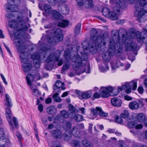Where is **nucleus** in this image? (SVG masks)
Segmentation results:
<instances>
[{
	"instance_id": "6e6d98bb",
	"label": "nucleus",
	"mask_w": 147,
	"mask_h": 147,
	"mask_svg": "<svg viewBox=\"0 0 147 147\" xmlns=\"http://www.w3.org/2000/svg\"><path fill=\"white\" fill-rule=\"evenodd\" d=\"M68 108L69 110L70 111L71 113H74L75 112L76 109L71 104H69L68 105Z\"/></svg>"
},
{
	"instance_id": "e2e57ef3",
	"label": "nucleus",
	"mask_w": 147,
	"mask_h": 147,
	"mask_svg": "<svg viewBox=\"0 0 147 147\" xmlns=\"http://www.w3.org/2000/svg\"><path fill=\"white\" fill-rule=\"evenodd\" d=\"M13 120L14 124L15 127L16 128L18 127V124L16 118L15 117H13Z\"/></svg>"
},
{
	"instance_id": "20e7f679",
	"label": "nucleus",
	"mask_w": 147,
	"mask_h": 147,
	"mask_svg": "<svg viewBox=\"0 0 147 147\" xmlns=\"http://www.w3.org/2000/svg\"><path fill=\"white\" fill-rule=\"evenodd\" d=\"M121 45L120 44L119 47H118L114 45V43L112 41H110L108 51L102 54V57L104 61L108 63L111 57L115 54L122 53L123 51Z\"/></svg>"
},
{
	"instance_id": "052dcab7",
	"label": "nucleus",
	"mask_w": 147,
	"mask_h": 147,
	"mask_svg": "<svg viewBox=\"0 0 147 147\" xmlns=\"http://www.w3.org/2000/svg\"><path fill=\"white\" fill-rule=\"evenodd\" d=\"M102 88H104L109 93V92H113V89L111 87H102Z\"/></svg>"
},
{
	"instance_id": "f03ea898",
	"label": "nucleus",
	"mask_w": 147,
	"mask_h": 147,
	"mask_svg": "<svg viewBox=\"0 0 147 147\" xmlns=\"http://www.w3.org/2000/svg\"><path fill=\"white\" fill-rule=\"evenodd\" d=\"M98 33V31L95 28L92 29L90 41L87 46L90 52L94 54L96 52L97 48H104L107 44V36H105L104 34L96 36Z\"/></svg>"
},
{
	"instance_id": "2f4dec72",
	"label": "nucleus",
	"mask_w": 147,
	"mask_h": 147,
	"mask_svg": "<svg viewBox=\"0 0 147 147\" xmlns=\"http://www.w3.org/2000/svg\"><path fill=\"white\" fill-rule=\"evenodd\" d=\"M103 15L106 17L107 18L109 16V14L111 11H110V9L105 7H103L102 11Z\"/></svg>"
},
{
	"instance_id": "423d86ee",
	"label": "nucleus",
	"mask_w": 147,
	"mask_h": 147,
	"mask_svg": "<svg viewBox=\"0 0 147 147\" xmlns=\"http://www.w3.org/2000/svg\"><path fill=\"white\" fill-rule=\"evenodd\" d=\"M27 9H22L18 11V15L17 17L16 20H14L9 22L8 25L9 27L15 29L17 27V22L21 23L23 22L25 23L24 15L26 13H27Z\"/></svg>"
},
{
	"instance_id": "bb28decb",
	"label": "nucleus",
	"mask_w": 147,
	"mask_h": 147,
	"mask_svg": "<svg viewBox=\"0 0 147 147\" xmlns=\"http://www.w3.org/2000/svg\"><path fill=\"white\" fill-rule=\"evenodd\" d=\"M9 141V140L5 137L2 136L0 137V147H5V146Z\"/></svg>"
},
{
	"instance_id": "37998d69",
	"label": "nucleus",
	"mask_w": 147,
	"mask_h": 147,
	"mask_svg": "<svg viewBox=\"0 0 147 147\" xmlns=\"http://www.w3.org/2000/svg\"><path fill=\"white\" fill-rule=\"evenodd\" d=\"M46 64L45 65V69L47 70H49L51 68V67L53 66L54 65V63L53 61H51L49 62H47L46 60Z\"/></svg>"
},
{
	"instance_id": "72a5a7b5",
	"label": "nucleus",
	"mask_w": 147,
	"mask_h": 147,
	"mask_svg": "<svg viewBox=\"0 0 147 147\" xmlns=\"http://www.w3.org/2000/svg\"><path fill=\"white\" fill-rule=\"evenodd\" d=\"M69 24V22L68 20H63L62 22H59L58 26L59 27L64 28L67 26Z\"/></svg>"
},
{
	"instance_id": "ea45409f",
	"label": "nucleus",
	"mask_w": 147,
	"mask_h": 147,
	"mask_svg": "<svg viewBox=\"0 0 147 147\" xmlns=\"http://www.w3.org/2000/svg\"><path fill=\"white\" fill-rule=\"evenodd\" d=\"M97 110L99 111L98 114L101 117H106L108 115L107 113L105 112L102 110V108H97Z\"/></svg>"
},
{
	"instance_id": "a211bd4d",
	"label": "nucleus",
	"mask_w": 147,
	"mask_h": 147,
	"mask_svg": "<svg viewBox=\"0 0 147 147\" xmlns=\"http://www.w3.org/2000/svg\"><path fill=\"white\" fill-rule=\"evenodd\" d=\"M111 104L115 107H119L121 106L122 104L121 100L117 97H114L111 100Z\"/></svg>"
},
{
	"instance_id": "0eeeda50",
	"label": "nucleus",
	"mask_w": 147,
	"mask_h": 147,
	"mask_svg": "<svg viewBox=\"0 0 147 147\" xmlns=\"http://www.w3.org/2000/svg\"><path fill=\"white\" fill-rule=\"evenodd\" d=\"M14 44L17 47L18 52L21 53L20 55V57L21 61L22 62H25L26 61H28V60L27 59V53L26 52H25L26 47L24 45L23 42L22 40L17 42L15 41Z\"/></svg>"
},
{
	"instance_id": "e433bc0d",
	"label": "nucleus",
	"mask_w": 147,
	"mask_h": 147,
	"mask_svg": "<svg viewBox=\"0 0 147 147\" xmlns=\"http://www.w3.org/2000/svg\"><path fill=\"white\" fill-rule=\"evenodd\" d=\"M109 16L108 18H110L112 20H117L118 17L117 14L113 11H111L109 14ZM108 18V17H107Z\"/></svg>"
},
{
	"instance_id": "5701e85b",
	"label": "nucleus",
	"mask_w": 147,
	"mask_h": 147,
	"mask_svg": "<svg viewBox=\"0 0 147 147\" xmlns=\"http://www.w3.org/2000/svg\"><path fill=\"white\" fill-rule=\"evenodd\" d=\"M5 99L4 100L5 105L8 107H11L12 105L11 100L9 95L6 94L5 95Z\"/></svg>"
},
{
	"instance_id": "5fc2aeb1",
	"label": "nucleus",
	"mask_w": 147,
	"mask_h": 147,
	"mask_svg": "<svg viewBox=\"0 0 147 147\" xmlns=\"http://www.w3.org/2000/svg\"><path fill=\"white\" fill-rule=\"evenodd\" d=\"M71 132L69 134H67L66 133L64 134V138L65 140L69 141L71 138Z\"/></svg>"
},
{
	"instance_id": "7c9ffc66",
	"label": "nucleus",
	"mask_w": 147,
	"mask_h": 147,
	"mask_svg": "<svg viewBox=\"0 0 147 147\" xmlns=\"http://www.w3.org/2000/svg\"><path fill=\"white\" fill-rule=\"evenodd\" d=\"M101 92L100 94L101 96L103 98H106L109 97L110 94L109 93L105 90L104 88L101 89Z\"/></svg>"
},
{
	"instance_id": "393cba45",
	"label": "nucleus",
	"mask_w": 147,
	"mask_h": 147,
	"mask_svg": "<svg viewBox=\"0 0 147 147\" xmlns=\"http://www.w3.org/2000/svg\"><path fill=\"white\" fill-rule=\"evenodd\" d=\"M34 76L28 73V76L26 77L27 84L30 86L31 85V82L33 81Z\"/></svg>"
},
{
	"instance_id": "9d476101",
	"label": "nucleus",
	"mask_w": 147,
	"mask_h": 147,
	"mask_svg": "<svg viewBox=\"0 0 147 147\" xmlns=\"http://www.w3.org/2000/svg\"><path fill=\"white\" fill-rule=\"evenodd\" d=\"M39 47L40 49L39 54L36 53L32 55L31 56V58L34 60L35 59H39L41 58V57L43 58H45L46 57L45 55L48 49V47L47 45L42 43L39 45Z\"/></svg>"
},
{
	"instance_id": "bf43d9fd",
	"label": "nucleus",
	"mask_w": 147,
	"mask_h": 147,
	"mask_svg": "<svg viewBox=\"0 0 147 147\" xmlns=\"http://www.w3.org/2000/svg\"><path fill=\"white\" fill-rule=\"evenodd\" d=\"M97 108H100V107H96V109L93 108L91 109V112L93 113L94 116H96L98 115V112H99V111L98 110Z\"/></svg>"
},
{
	"instance_id": "4d7b16f0",
	"label": "nucleus",
	"mask_w": 147,
	"mask_h": 147,
	"mask_svg": "<svg viewBox=\"0 0 147 147\" xmlns=\"http://www.w3.org/2000/svg\"><path fill=\"white\" fill-rule=\"evenodd\" d=\"M136 123L134 121L128 122L127 123V126L129 128H133L135 127Z\"/></svg>"
},
{
	"instance_id": "1a4fd4ad",
	"label": "nucleus",
	"mask_w": 147,
	"mask_h": 147,
	"mask_svg": "<svg viewBox=\"0 0 147 147\" xmlns=\"http://www.w3.org/2000/svg\"><path fill=\"white\" fill-rule=\"evenodd\" d=\"M20 2V0H8L7 3L4 5L5 9L8 12H17Z\"/></svg>"
},
{
	"instance_id": "b1692460",
	"label": "nucleus",
	"mask_w": 147,
	"mask_h": 147,
	"mask_svg": "<svg viewBox=\"0 0 147 147\" xmlns=\"http://www.w3.org/2000/svg\"><path fill=\"white\" fill-rule=\"evenodd\" d=\"M135 119L140 122H143L145 120V117L142 113L137 114L135 117Z\"/></svg>"
},
{
	"instance_id": "864d4df0",
	"label": "nucleus",
	"mask_w": 147,
	"mask_h": 147,
	"mask_svg": "<svg viewBox=\"0 0 147 147\" xmlns=\"http://www.w3.org/2000/svg\"><path fill=\"white\" fill-rule=\"evenodd\" d=\"M121 117L118 115H116L115 118V122L120 124L122 123L123 120Z\"/></svg>"
},
{
	"instance_id": "c9c22d12",
	"label": "nucleus",
	"mask_w": 147,
	"mask_h": 147,
	"mask_svg": "<svg viewBox=\"0 0 147 147\" xmlns=\"http://www.w3.org/2000/svg\"><path fill=\"white\" fill-rule=\"evenodd\" d=\"M119 63L120 61L119 60H117L115 61V63L111 62L110 63L112 69L114 70L116 69L117 68L119 67Z\"/></svg>"
},
{
	"instance_id": "7ed1b4c3",
	"label": "nucleus",
	"mask_w": 147,
	"mask_h": 147,
	"mask_svg": "<svg viewBox=\"0 0 147 147\" xmlns=\"http://www.w3.org/2000/svg\"><path fill=\"white\" fill-rule=\"evenodd\" d=\"M89 49L87 46H83V48H80L79 46L77 47V54L75 55L71 58V60L74 64H73V67L76 69L78 67L81 66L82 65H84L88 60V53L84 52V50H86Z\"/></svg>"
},
{
	"instance_id": "774afa93",
	"label": "nucleus",
	"mask_w": 147,
	"mask_h": 147,
	"mask_svg": "<svg viewBox=\"0 0 147 147\" xmlns=\"http://www.w3.org/2000/svg\"><path fill=\"white\" fill-rule=\"evenodd\" d=\"M138 90L139 93L140 94H142L143 92L144 89L143 87L142 86L139 87L138 88Z\"/></svg>"
},
{
	"instance_id": "c756f323",
	"label": "nucleus",
	"mask_w": 147,
	"mask_h": 147,
	"mask_svg": "<svg viewBox=\"0 0 147 147\" xmlns=\"http://www.w3.org/2000/svg\"><path fill=\"white\" fill-rule=\"evenodd\" d=\"M47 112L49 114L54 115L57 113L56 108L53 106H50L47 109Z\"/></svg>"
},
{
	"instance_id": "dca6fc26",
	"label": "nucleus",
	"mask_w": 147,
	"mask_h": 147,
	"mask_svg": "<svg viewBox=\"0 0 147 147\" xmlns=\"http://www.w3.org/2000/svg\"><path fill=\"white\" fill-rule=\"evenodd\" d=\"M22 65L23 70L24 72H28L32 68V65L31 61H28L24 62Z\"/></svg>"
},
{
	"instance_id": "680f3d73",
	"label": "nucleus",
	"mask_w": 147,
	"mask_h": 147,
	"mask_svg": "<svg viewBox=\"0 0 147 147\" xmlns=\"http://www.w3.org/2000/svg\"><path fill=\"white\" fill-rule=\"evenodd\" d=\"M85 69L82 73L86 72L87 73H89L90 72V67L89 65H86L85 67Z\"/></svg>"
},
{
	"instance_id": "58836bf2",
	"label": "nucleus",
	"mask_w": 147,
	"mask_h": 147,
	"mask_svg": "<svg viewBox=\"0 0 147 147\" xmlns=\"http://www.w3.org/2000/svg\"><path fill=\"white\" fill-rule=\"evenodd\" d=\"M43 7L45 12L48 14L49 13L50 11L52 10L51 6L47 4H45L44 5Z\"/></svg>"
},
{
	"instance_id": "8fccbe9b",
	"label": "nucleus",
	"mask_w": 147,
	"mask_h": 147,
	"mask_svg": "<svg viewBox=\"0 0 147 147\" xmlns=\"http://www.w3.org/2000/svg\"><path fill=\"white\" fill-rule=\"evenodd\" d=\"M58 93H56L53 95V98L55 102H60L61 101L60 98L58 96Z\"/></svg>"
},
{
	"instance_id": "49530a36",
	"label": "nucleus",
	"mask_w": 147,
	"mask_h": 147,
	"mask_svg": "<svg viewBox=\"0 0 147 147\" xmlns=\"http://www.w3.org/2000/svg\"><path fill=\"white\" fill-rule=\"evenodd\" d=\"M48 3L52 6H54L56 4L58 3H65L61 1H59L58 0H47Z\"/></svg>"
},
{
	"instance_id": "2eb2a0df",
	"label": "nucleus",
	"mask_w": 147,
	"mask_h": 147,
	"mask_svg": "<svg viewBox=\"0 0 147 147\" xmlns=\"http://www.w3.org/2000/svg\"><path fill=\"white\" fill-rule=\"evenodd\" d=\"M51 134L55 139H60L63 136L62 132L59 129L52 130L51 131Z\"/></svg>"
},
{
	"instance_id": "ddd939ff",
	"label": "nucleus",
	"mask_w": 147,
	"mask_h": 147,
	"mask_svg": "<svg viewBox=\"0 0 147 147\" xmlns=\"http://www.w3.org/2000/svg\"><path fill=\"white\" fill-rule=\"evenodd\" d=\"M45 32L46 33V34H43V35L42 38H41V40L44 37V38L46 40L47 42L49 43L53 44H56V42L58 41L57 40L56 41V40L57 38H55L54 36L52 37H51V32L50 30H47Z\"/></svg>"
},
{
	"instance_id": "338daca9",
	"label": "nucleus",
	"mask_w": 147,
	"mask_h": 147,
	"mask_svg": "<svg viewBox=\"0 0 147 147\" xmlns=\"http://www.w3.org/2000/svg\"><path fill=\"white\" fill-rule=\"evenodd\" d=\"M132 89L133 90H135L137 88V83L136 82H134L132 84Z\"/></svg>"
},
{
	"instance_id": "c03bdc74",
	"label": "nucleus",
	"mask_w": 147,
	"mask_h": 147,
	"mask_svg": "<svg viewBox=\"0 0 147 147\" xmlns=\"http://www.w3.org/2000/svg\"><path fill=\"white\" fill-rule=\"evenodd\" d=\"M81 24L80 23H78L76 26L75 28V33L76 35H78L80 33L81 29Z\"/></svg>"
},
{
	"instance_id": "4be33fe9",
	"label": "nucleus",
	"mask_w": 147,
	"mask_h": 147,
	"mask_svg": "<svg viewBox=\"0 0 147 147\" xmlns=\"http://www.w3.org/2000/svg\"><path fill=\"white\" fill-rule=\"evenodd\" d=\"M139 104L136 101L131 102L129 105V108L132 110H136L139 107Z\"/></svg>"
},
{
	"instance_id": "69168bd1",
	"label": "nucleus",
	"mask_w": 147,
	"mask_h": 147,
	"mask_svg": "<svg viewBox=\"0 0 147 147\" xmlns=\"http://www.w3.org/2000/svg\"><path fill=\"white\" fill-rule=\"evenodd\" d=\"M3 45L4 46L5 48L7 50L8 52L9 53L10 56L11 57H12V53L9 48L7 47V46L6 45L5 43H3Z\"/></svg>"
},
{
	"instance_id": "de8ad7c7",
	"label": "nucleus",
	"mask_w": 147,
	"mask_h": 147,
	"mask_svg": "<svg viewBox=\"0 0 147 147\" xmlns=\"http://www.w3.org/2000/svg\"><path fill=\"white\" fill-rule=\"evenodd\" d=\"M74 118H75L76 120L77 121H82L83 119V116L79 114L75 115V116Z\"/></svg>"
},
{
	"instance_id": "6ab92c4d",
	"label": "nucleus",
	"mask_w": 147,
	"mask_h": 147,
	"mask_svg": "<svg viewBox=\"0 0 147 147\" xmlns=\"http://www.w3.org/2000/svg\"><path fill=\"white\" fill-rule=\"evenodd\" d=\"M58 8L59 10L62 14H67L69 12V8L66 5L64 4L61 7L59 6Z\"/></svg>"
},
{
	"instance_id": "f3484780",
	"label": "nucleus",
	"mask_w": 147,
	"mask_h": 147,
	"mask_svg": "<svg viewBox=\"0 0 147 147\" xmlns=\"http://www.w3.org/2000/svg\"><path fill=\"white\" fill-rule=\"evenodd\" d=\"M78 5L82 6L84 5L85 7L87 8H90L94 6L92 0H85L84 3L82 2H78L77 1Z\"/></svg>"
},
{
	"instance_id": "79ce46f5",
	"label": "nucleus",
	"mask_w": 147,
	"mask_h": 147,
	"mask_svg": "<svg viewBox=\"0 0 147 147\" xmlns=\"http://www.w3.org/2000/svg\"><path fill=\"white\" fill-rule=\"evenodd\" d=\"M60 114L62 117L64 118H67L70 115L67 111L65 110L61 111Z\"/></svg>"
},
{
	"instance_id": "a18cd8bd",
	"label": "nucleus",
	"mask_w": 147,
	"mask_h": 147,
	"mask_svg": "<svg viewBox=\"0 0 147 147\" xmlns=\"http://www.w3.org/2000/svg\"><path fill=\"white\" fill-rule=\"evenodd\" d=\"M71 122L69 121H68L65 125H63V127L67 131L71 128Z\"/></svg>"
},
{
	"instance_id": "c85d7f7f",
	"label": "nucleus",
	"mask_w": 147,
	"mask_h": 147,
	"mask_svg": "<svg viewBox=\"0 0 147 147\" xmlns=\"http://www.w3.org/2000/svg\"><path fill=\"white\" fill-rule=\"evenodd\" d=\"M64 84L59 80H57L54 85V90H56L59 89L62 87V86L64 85Z\"/></svg>"
},
{
	"instance_id": "09e8293b",
	"label": "nucleus",
	"mask_w": 147,
	"mask_h": 147,
	"mask_svg": "<svg viewBox=\"0 0 147 147\" xmlns=\"http://www.w3.org/2000/svg\"><path fill=\"white\" fill-rule=\"evenodd\" d=\"M81 96L83 98L87 99L89 98L91 95L87 92H85L81 94Z\"/></svg>"
},
{
	"instance_id": "39448f33",
	"label": "nucleus",
	"mask_w": 147,
	"mask_h": 147,
	"mask_svg": "<svg viewBox=\"0 0 147 147\" xmlns=\"http://www.w3.org/2000/svg\"><path fill=\"white\" fill-rule=\"evenodd\" d=\"M146 0H135L136 13L138 18H141L147 13V2Z\"/></svg>"
},
{
	"instance_id": "a878e982",
	"label": "nucleus",
	"mask_w": 147,
	"mask_h": 147,
	"mask_svg": "<svg viewBox=\"0 0 147 147\" xmlns=\"http://www.w3.org/2000/svg\"><path fill=\"white\" fill-rule=\"evenodd\" d=\"M71 53L70 50L68 49H67L64 51V56L66 60L69 61L71 59Z\"/></svg>"
},
{
	"instance_id": "412c9836",
	"label": "nucleus",
	"mask_w": 147,
	"mask_h": 147,
	"mask_svg": "<svg viewBox=\"0 0 147 147\" xmlns=\"http://www.w3.org/2000/svg\"><path fill=\"white\" fill-rule=\"evenodd\" d=\"M118 88L121 90H125V92L129 94L131 92L132 87L130 86L129 84H124L121 87H118Z\"/></svg>"
},
{
	"instance_id": "4468645a",
	"label": "nucleus",
	"mask_w": 147,
	"mask_h": 147,
	"mask_svg": "<svg viewBox=\"0 0 147 147\" xmlns=\"http://www.w3.org/2000/svg\"><path fill=\"white\" fill-rule=\"evenodd\" d=\"M54 36L57 38L58 41H61L63 38L62 31L60 28H55L52 30Z\"/></svg>"
},
{
	"instance_id": "4c0bfd02",
	"label": "nucleus",
	"mask_w": 147,
	"mask_h": 147,
	"mask_svg": "<svg viewBox=\"0 0 147 147\" xmlns=\"http://www.w3.org/2000/svg\"><path fill=\"white\" fill-rule=\"evenodd\" d=\"M70 65V63L69 62L64 64L61 69V73L63 74H64L65 73L64 71L69 69V68Z\"/></svg>"
},
{
	"instance_id": "f257e3e1",
	"label": "nucleus",
	"mask_w": 147,
	"mask_h": 147,
	"mask_svg": "<svg viewBox=\"0 0 147 147\" xmlns=\"http://www.w3.org/2000/svg\"><path fill=\"white\" fill-rule=\"evenodd\" d=\"M127 35V32L125 29L120 28L119 31H116L115 34H113L115 38L114 37L113 39L110 41H112L114 45L118 47H119L120 44H121L122 51L124 44L127 51L136 50L137 48L136 43L134 41H131L130 44L127 43L126 41L128 40L127 39L126 36H125Z\"/></svg>"
},
{
	"instance_id": "cd10ccee",
	"label": "nucleus",
	"mask_w": 147,
	"mask_h": 147,
	"mask_svg": "<svg viewBox=\"0 0 147 147\" xmlns=\"http://www.w3.org/2000/svg\"><path fill=\"white\" fill-rule=\"evenodd\" d=\"M71 132L74 136L76 137H78L80 136L79 129L76 126H74Z\"/></svg>"
},
{
	"instance_id": "f8f14e48",
	"label": "nucleus",
	"mask_w": 147,
	"mask_h": 147,
	"mask_svg": "<svg viewBox=\"0 0 147 147\" xmlns=\"http://www.w3.org/2000/svg\"><path fill=\"white\" fill-rule=\"evenodd\" d=\"M142 33L139 31L136 32V36L137 41L140 43L143 42L146 44L147 43V41L146 42L145 41L146 38L145 36H142V34L144 35L147 34V29L146 28H143L142 31L141 32Z\"/></svg>"
},
{
	"instance_id": "f704fd0d",
	"label": "nucleus",
	"mask_w": 147,
	"mask_h": 147,
	"mask_svg": "<svg viewBox=\"0 0 147 147\" xmlns=\"http://www.w3.org/2000/svg\"><path fill=\"white\" fill-rule=\"evenodd\" d=\"M24 20L25 23H24V22H22L21 24V29L23 31H26L28 30V27L27 26V25L26 24H26V21H28L29 20V19L28 17H27L26 20H25V19H24Z\"/></svg>"
},
{
	"instance_id": "13d9d810",
	"label": "nucleus",
	"mask_w": 147,
	"mask_h": 147,
	"mask_svg": "<svg viewBox=\"0 0 147 147\" xmlns=\"http://www.w3.org/2000/svg\"><path fill=\"white\" fill-rule=\"evenodd\" d=\"M32 89L33 90V94L36 96H38L40 94V92L37 89H33V87H32Z\"/></svg>"
},
{
	"instance_id": "a19ab883",
	"label": "nucleus",
	"mask_w": 147,
	"mask_h": 147,
	"mask_svg": "<svg viewBox=\"0 0 147 147\" xmlns=\"http://www.w3.org/2000/svg\"><path fill=\"white\" fill-rule=\"evenodd\" d=\"M129 116V113L128 111L124 110L120 114V117L123 118H127Z\"/></svg>"
},
{
	"instance_id": "6e6552de",
	"label": "nucleus",
	"mask_w": 147,
	"mask_h": 147,
	"mask_svg": "<svg viewBox=\"0 0 147 147\" xmlns=\"http://www.w3.org/2000/svg\"><path fill=\"white\" fill-rule=\"evenodd\" d=\"M123 1H121L119 0H110V3L115 4L113 8L114 10L117 12H119L121 9H125L126 7L125 3L124 2H127L131 4L134 2V0H123Z\"/></svg>"
},
{
	"instance_id": "603ef678",
	"label": "nucleus",
	"mask_w": 147,
	"mask_h": 147,
	"mask_svg": "<svg viewBox=\"0 0 147 147\" xmlns=\"http://www.w3.org/2000/svg\"><path fill=\"white\" fill-rule=\"evenodd\" d=\"M82 144L84 147H88L90 146L91 143L89 141L85 140L82 141Z\"/></svg>"
},
{
	"instance_id": "473e14b6",
	"label": "nucleus",
	"mask_w": 147,
	"mask_h": 147,
	"mask_svg": "<svg viewBox=\"0 0 147 147\" xmlns=\"http://www.w3.org/2000/svg\"><path fill=\"white\" fill-rule=\"evenodd\" d=\"M5 116L8 120H10L11 118V113L10 108L7 107L5 109Z\"/></svg>"
},
{
	"instance_id": "aec40b11",
	"label": "nucleus",
	"mask_w": 147,
	"mask_h": 147,
	"mask_svg": "<svg viewBox=\"0 0 147 147\" xmlns=\"http://www.w3.org/2000/svg\"><path fill=\"white\" fill-rule=\"evenodd\" d=\"M48 14L50 15L53 19L56 20L60 19L61 16L60 13L55 10H52Z\"/></svg>"
},
{
	"instance_id": "0e129e2a",
	"label": "nucleus",
	"mask_w": 147,
	"mask_h": 147,
	"mask_svg": "<svg viewBox=\"0 0 147 147\" xmlns=\"http://www.w3.org/2000/svg\"><path fill=\"white\" fill-rule=\"evenodd\" d=\"M6 16L9 19H11L14 16L13 14L8 12L6 14Z\"/></svg>"
},
{
	"instance_id": "9b49d317",
	"label": "nucleus",
	"mask_w": 147,
	"mask_h": 147,
	"mask_svg": "<svg viewBox=\"0 0 147 147\" xmlns=\"http://www.w3.org/2000/svg\"><path fill=\"white\" fill-rule=\"evenodd\" d=\"M60 54L59 50H57L54 53L50 54L46 59L47 62H49L53 61V63L55 62H58V65L61 66L63 64V62L62 59H59V57Z\"/></svg>"
},
{
	"instance_id": "3c124183",
	"label": "nucleus",
	"mask_w": 147,
	"mask_h": 147,
	"mask_svg": "<svg viewBox=\"0 0 147 147\" xmlns=\"http://www.w3.org/2000/svg\"><path fill=\"white\" fill-rule=\"evenodd\" d=\"M40 59H35L33 60V62L36 68H38L40 66Z\"/></svg>"
}]
</instances>
